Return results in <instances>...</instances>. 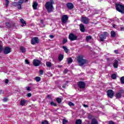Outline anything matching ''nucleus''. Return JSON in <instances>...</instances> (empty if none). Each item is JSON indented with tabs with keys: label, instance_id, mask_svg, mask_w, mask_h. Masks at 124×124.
I'll return each mask as SVG.
<instances>
[{
	"label": "nucleus",
	"instance_id": "obj_19",
	"mask_svg": "<svg viewBox=\"0 0 124 124\" xmlns=\"http://www.w3.org/2000/svg\"><path fill=\"white\" fill-rule=\"evenodd\" d=\"M67 62L68 64H69L70 63H72V62H73V60H72L71 57H70L67 59Z\"/></svg>",
	"mask_w": 124,
	"mask_h": 124
},
{
	"label": "nucleus",
	"instance_id": "obj_15",
	"mask_svg": "<svg viewBox=\"0 0 124 124\" xmlns=\"http://www.w3.org/2000/svg\"><path fill=\"white\" fill-rule=\"evenodd\" d=\"M79 29L81 32H85V25L82 24H79Z\"/></svg>",
	"mask_w": 124,
	"mask_h": 124
},
{
	"label": "nucleus",
	"instance_id": "obj_21",
	"mask_svg": "<svg viewBox=\"0 0 124 124\" xmlns=\"http://www.w3.org/2000/svg\"><path fill=\"white\" fill-rule=\"evenodd\" d=\"M26 102H27V101H26L24 99H22L20 101V105L21 106H24V105H25V104H26Z\"/></svg>",
	"mask_w": 124,
	"mask_h": 124
},
{
	"label": "nucleus",
	"instance_id": "obj_34",
	"mask_svg": "<svg viewBox=\"0 0 124 124\" xmlns=\"http://www.w3.org/2000/svg\"><path fill=\"white\" fill-rule=\"evenodd\" d=\"M5 0L6 7H8V5H9V3H10L9 0Z\"/></svg>",
	"mask_w": 124,
	"mask_h": 124
},
{
	"label": "nucleus",
	"instance_id": "obj_31",
	"mask_svg": "<svg viewBox=\"0 0 124 124\" xmlns=\"http://www.w3.org/2000/svg\"><path fill=\"white\" fill-rule=\"evenodd\" d=\"M62 48L65 53H68V49L67 48V47H66V46H63Z\"/></svg>",
	"mask_w": 124,
	"mask_h": 124
},
{
	"label": "nucleus",
	"instance_id": "obj_52",
	"mask_svg": "<svg viewBox=\"0 0 124 124\" xmlns=\"http://www.w3.org/2000/svg\"><path fill=\"white\" fill-rule=\"evenodd\" d=\"M109 124H115V122H114L113 121H110L109 122Z\"/></svg>",
	"mask_w": 124,
	"mask_h": 124
},
{
	"label": "nucleus",
	"instance_id": "obj_22",
	"mask_svg": "<svg viewBox=\"0 0 124 124\" xmlns=\"http://www.w3.org/2000/svg\"><path fill=\"white\" fill-rule=\"evenodd\" d=\"M91 124H98V122L95 119H93L92 120Z\"/></svg>",
	"mask_w": 124,
	"mask_h": 124
},
{
	"label": "nucleus",
	"instance_id": "obj_47",
	"mask_svg": "<svg viewBox=\"0 0 124 124\" xmlns=\"http://www.w3.org/2000/svg\"><path fill=\"white\" fill-rule=\"evenodd\" d=\"M88 119L89 120H92V119H93V116H92V115H89Z\"/></svg>",
	"mask_w": 124,
	"mask_h": 124
},
{
	"label": "nucleus",
	"instance_id": "obj_49",
	"mask_svg": "<svg viewBox=\"0 0 124 124\" xmlns=\"http://www.w3.org/2000/svg\"><path fill=\"white\" fill-rule=\"evenodd\" d=\"M24 2V0H19L18 1V3H23Z\"/></svg>",
	"mask_w": 124,
	"mask_h": 124
},
{
	"label": "nucleus",
	"instance_id": "obj_48",
	"mask_svg": "<svg viewBox=\"0 0 124 124\" xmlns=\"http://www.w3.org/2000/svg\"><path fill=\"white\" fill-rule=\"evenodd\" d=\"M119 93H120L121 94L122 93H124V90L123 89L120 90Z\"/></svg>",
	"mask_w": 124,
	"mask_h": 124
},
{
	"label": "nucleus",
	"instance_id": "obj_18",
	"mask_svg": "<svg viewBox=\"0 0 124 124\" xmlns=\"http://www.w3.org/2000/svg\"><path fill=\"white\" fill-rule=\"evenodd\" d=\"M110 35L111 37H112V38H115V37H116V32H115V31H111Z\"/></svg>",
	"mask_w": 124,
	"mask_h": 124
},
{
	"label": "nucleus",
	"instance_id": "obj_14",
	"mask_svg": "<svg viewBox=\"0 0 124 124\" xmlns=\"http://www.w3.org/2000/svg\"><path fill=\"white\" fill-rule=\"evenodd\" d=\"M32 6L34 10H36L37 9V6H38V3L36 1H33Z\"/></svg>",
	"mask_w": 124,
	"mask_h": 124
},
{
	"label": "nucleus",
	"instance_id": "obj_1",
	"mask_svg": "<svg viewBox=\"0 0 124 124\" xmlns=\"http://www.w3.org/2000/svg\"><path fill=\"white\" fill-rule=\"evenodd\" d=\"M53 4H55V1H54V0H50V1H47L46 3L45 6L48 13L53 12V10L55 9Z\"/></svg>",
	"mask_w": 124,
	"mask_h": 124
},
{
	"label": "nucleus",
	"instance_id": "obj_64",
	"mask_svg": "<svg viewBox=\"0 0 124 124\" xmlns=\"http://www.w3.org/2000/svg\"><path fill=\"white\" fill-rule=\"evenodd\" d=\"M91 124V123H88V124Z\"/></svg>",
	"mask_w": 124,
	"mask_h": 124
},
{
	"label": "nucleus",
	"instance_id": "obj_39",
	"mask_svg": "<svg viewBox=\"0 0 124 124\" xmlns=\"http://www.w3.org/2000/svg\"><path fill=\"white\" fill-rule=\"evenodd\" d=\"M68 105L69 106H75V104H74V103H72V102H69L68 103Z\"/></svg>",
	"mask_w": 124,
	"mask_h": 124
},
{
	"label": "nucleus",
	"instance_id": "obj_7",
	"mask_svg": "<svg viewBox=\"0 0 124 124\" xmlns=\"http://www.w3.org/2000/svg\"><path fill=\"white\" fill-rule=\"evenodd\" d=\"M78 86L79 89H85L86 83L84 81H80L78 82Z\"/></svg>",
	"mask_w": 124,
	"mask_h": 124
},
{
	"label": "nucleus",
	"instance_id": "obj_51",
	"mask_svg": "<svg viewBox=\"0 0 124 124\" xmlns=\"http://www.w3.org/2000/svg\"><path fill=\"white\" fill-rule=\"evenodd\" d=\"M47 97L49 99H52V96H51V95H47Z\"/></svg>",
	"mask_w": 124,
	"mask_h": 124
},
{
	"label": "nucleus",
	"instance_id": "obj_53",
	"mask_svg": "<svg viewBox=\"0 0 124 124\" xmlns=\"http://www.w3.org/2000/svg\"><path fill=\"white\" fill-rule=\"evenodd\" d=\"M9 82V80H8V79H5V84H8Z\"/></svg>",
	"mask_w": 124,
	"mask_h": 124
},
{
	"label": "nucleus",
	"instance_id": "obj_23",
	"mask_svg": "<svg viewBox=\"0 0 124 124\" xmlns=\"http://www.w3.org/2000/svg\"><path fill=\"white\" fill-rule=\"evenodd\" d=\"M20 50L21 52L26 53V48H25L23 46H20Z\"/></svg>",
	"mask_w": 124,
	"mask_h": 124
},
{
	"label": "nucleus",
	"instance_id": "obj_56",
	"mask_svg": "<svg viewBox=\"0 0 124 124\" xmlns=\"http://www.w3.org/2000/svg\"><path fill=\"white\" fill-rule=\"evenodd\" d=\"M83 107H84L85 108H88V107H89V106H88V105H83Z\"/></svg>",
	"mask_w": 124,
	"mask_h": 124
},
{
	"label": "nucleus",
	"instance_id": "obj_63",
	"mask_svg": "<svg viewBox=\"0 0 124 124\" xmlns=\"http://www.w3.org/2000/svg\"><path fill=\"white\" fill-rule=\"evenodd\" d=\"M27 1H29V0H25V2H27Z\"/></svg>",
	"mask_w": 124,
	"mask_h": 124
},
{
	"label": "nucleus",
	"instance_id": "obj_6",
	"mask_svg": "<svg viewBox=\"0 0 124 124\" xmlns=\"http://www.w3.org/2000/svg\"><path fill=\"white\" fill-rule=\"evenodd\" d=\"M40 41L39 40V39H38V37H34L31 39L32 45H35V44H38L39 43H40Z\"/></svg>",
	"mask_w": 124,
	"mask_h": 124
},
{
	"label": "nucleus",
	"instance_id": "obj_28",
	"mask_svg": "<svg viewBox=\"0 0 124 124\" xmlns=\"http://www.w3.org/2000/svg\"><path fill=\"white\" fill-rule=\"evenodd\" d=\"M22 3H18L16 5V6H17V8L19 10L22 9Z\"/></svg>",
	"mask_w": 124,
	"mask_h": 124
},
{
	"label": "nucleus",
	"instance_id": "obj_24",
	"mask_svg": "<svg viewBox=\"0 0 124 124\" xmlns=\"http://www.w3.org/2000/svg\"><path fill=\"white\" fill-rule=\"evenodd\" d=\"M111 78L113 80H116V79L117 78V75L116 74H111Z\"/></svg>",
	"mask_w": 124,
	"mask_h": 124
},
{
	"label": "nucleus",
	"instance_id": "obj_60",
	"mask_svg": "<svg viewBox=\"0 0 124 124\" xmlns=\"http://www.w3.org/2000/svg\"><path fill=\"white\" fill-rule=\"evenodd\" d=\"M40 22H41V24H43V23H44V21H43V20H42V19H41V20H40Z\"/></svg>",
	"mask_w": 124,
	"mask_h": 124
},
{
	"label": "nucleus",
	"instance_id": "obj_45",
	"mask_svg": "<svg viewBox=\"0 0 124 124\" xmlns=\"http://www.w3.org/2000/svg\"><path fill=\"white\" fill-rule=\"evenodd\" d=\"M18 4V3L16 2H13V6H17V4Z\"/></svg>",
	"mask_w": 124,
	"mask_h": 124
},
{
	"label": "nucleus",
	"instance_id": "obj_37",
	"mask_svg": "<svg viewBox=\"0 0 124 124\" xmlns=\"http://www.w3.org/2000/svg\"><path fill=\"white\" fill-rule=\"evenodd\" d=\"M66 42H67V38H64L63 39L62 44H65V43H66Z\"/></svg>",
	"mask_w": 124,
	"mask_h": 124
},
{
	"label": "nucleus",
	"instance_id": "obj_5",
	"mask_svg": "<svg viewBox=\"0 0 124 124\" xmlns=\"http://www.w3.org/2000/svg\"><path fill=\"white\" fill-rule=\"evenodd\" d=\"M68 38L70 41H74L77 40L78 37L73 33H71L69 34Z\"/></svg>",
	"mask_w": 124,
	"mask_h": 124
},
{
	"label": "nucleus",
	"instance_id": "obj_17",
	"mask_svg": "<svg viewBox=\"0 0 124 124\" xmlns=\"http://www.w3.org/2000/svg\"><path fill=\"white\" fill-rule=\"evenodd\" d=\"M20 23L22 24V27H25L27 25V23H26V21L24 20V19L21 18L20 20Z\"/></svg>",
	"mask_w": 124,
	"mask_h": 124
},
{
	"label": "nucleus",
	"instance_id": "obj_59",
	"mask_svg": "<svg viewBox=\"0 0 124 124\" xmlns=\"http://www.w3.org/2000/svg\"><path fill=\"white\" fill-rule=\"evenodd\" d=\"M112 27L114 29H116V27H117V25L116 24H113Z\"/></svg>",
	"mask_w": 124,
	"mask_h": 124
},
{
	"label": "nucleus",
	"instance_id": "obj_46",
	"mask_svg": "<svg viewBox=\"0 0 124 124\" xmlns=\"http://www.w3.org/2000/svg\"><path fill=\"white\" fill-rule=\"evenodd\" d=\"M25 63H26V64H30V62H29L28 59L25 60Z\"/></svg>",
	"mask_w": 124,
	"mask_h": 124
},
{
	"label": "nucleus",
	"instance_id": "obj_44",
	"mask_svg": "<svg viewBox=\"0 0 124 124\" xmlns=\"http://www.w3.org/2000/svg\"><path fill=\"white\" fill-rule=\"evenodd\" d=\"M44 72V71H43V70H40V75H43Z\"/></svg>",
	"mask_w": 124,
	"mask_h": 124
},
{
	"label": "nucleus",
	"instance_id": "obj_9",
	"mask_svg": "<svg viewBox=\"0 0 124 124\" xmlns=\"http://www.w3.org/2000/svg\"><path fill=\"white\" fill-rule=\"evenodd\" d=\"M61 21L63 24L67 23V21H68V16L66 15H63L61 18Z\"/></svg>",
	"mask_w": 124,
	"mask_h": 124
},
{
	"label": "nucleus",
	"instance_id": "obj_61",
	"mask_svg": "<svg viewBox=\"0 0 124 124\" xmlns=\"http://www.w3.org/2000/svg\"><path fill=\"white\" fill-rule=\"evenodd\" d=\"M121 31H124V28L121 27Z\"/></svg>",
	"mask_w": 124,
	"mask_h": 124
},
{
	"label": "nucleus",
	"instance_id": "obj_20",
	"mask_svg": "<svg viewBox=\"0 0 124 124\" xmlns=\"http://www.w3.org/2000/svg\"><path fill=\"white\" fill-rule=\"evenodd\" d=\"M62 60H63V55L60 54L58 57V61L62 62Z\"/></svg>",
	"mask_w": 124,
	"mask_h": 124
},
{
	"label": "nucleus",
	"instance_id": "obj_27",
	"mask_svg": "<svg viewBox=\"0 0 124 124\" xmlns=\"http://www.w3.org/2000/svg\"><path fill=\"white\" fill-rule=\"evenodd\" d=\"M46 64L47 67H51L52 66V63L49 62H46Z\"/></svg>",
	"mask_w": 124,
	"mask_h": 124
},
{
	"label": "nucleus",
	"instance_id": "obj_58",
	"mask_svg": "<svg viewBox=\"0 0 124 124\" xmlns=\"http://www.w3.org/2000/svg\"><path fill=\"white\" fill-rule=\"evenodd\" d=\"M114 53L115 54H119V51H118V50H114Z\"/></svg>",
	"mask_w": 124,
	"mask_h": 124
},
{
	"label": "nucleus",
	"instance_id": "obj_43",
	"mask_svg": "<svg viewBox=\"0 0 124 124\" xmlns=\"http://www.w3.org/2000/svg\"><path fill=\"white\" fill-rule=\"evenodd\" d=\"M67 72H68V70L67 69H65L64 70L63 73H64V74H66Z\"/></svg>",
	"mask_w": 124,
	"mask_h": 124
},
{
	"label": "nucleus",
	"instance_id": "obj_40",
	"mask_svg": "<svg viewBox=\"0 0 124 124\" xmlns=\"http://www.w3.org/2000/svg\"><path fill=\"white\" fill-rule=\"evenodd\" d=\"M3 51V46L2 45H0V53H1Z\"/></svg>",
	"mask_w": 124,
	"mask_h": 124
},
{
	"label": "nucleus",
	"instance_id": "obj_55",
	"mask_svg": "<svg viewBox=\"0 0 124 124\" xmlns=\"http://www.w3.org/2000/svg\"><path fill=\"white\" fill-rule=\"evenodd\" d=\"M49 37L51 38V39H53L54 38V36L53 35H49Z\"/></svg>",
	"mask_w": 124,
	"mask_h": 124
},
{
	"label": "nucleus",
	"instance_id": "obj_41",
	"mask_svg": "<svg viewBox=\"0 0 124 124\" xmlns=\"http://www.w3.org/2000/svg\"><path fill=\"white\" fill-rule=\"evenodd\" d=\"M8 99L7 98V97H4V98L3 99V101H4V102H6L8 101Z\"/></svg>",
	"mask_w": 124,
	"mask_h": 124
},
{
	"label": "nucleus",
	"instance_id": "obj_8",
	"mask_svg": "<svg viewBox=\"0 0 124 124\" xmlns=\"http://www.w3.org/2000/svg\"><path fill=\"white\" fill-rule=\"evenodd\" d=\"M114 94L115 93L114 91L111 89H109L107 91V95L109 98H113Z\"/></svg>",
	"mask_w": 124,
	"mask_h": 124
},
{
	"label": "nucleus",
	"instance_id": "obj_2",
	"mask_svg": "<svg viewBox=\"0 0 124 124\" xmlns=\"http://www.w3.org/2000/svg\"><path fill=\"white\" fill-rule=\"evenodd\" d=\"M78 62L79 66H82L84 64H86L88 62V61L86 59H84L82 56L79 55L78 57Z\"/></svg>",
	"mask_w": 124,
	"mask_h": 124
},
{
	"label": "nucleus",
	"instance_id": "obj_33",
	"mask_svg": "<svg viewBox=\"0 0 124 124\" xmlns=\"http://www.w3.org/2000/svg\"><path fill=\"white\" fill-rule=\"evenodd\" d=\"M62 124H67L68 123V120H66L65 119H63L62 120Z\"/></svg>",
	"mask_w": 124,
	"mask_h": 124
},
{
	"label": "nucleus",
	"instance_id": "obj_30",
	"mask_svg": "<svg viewBox=\"0 0 124 124\" xmlns=\"http://www.w3.org/2000/svg\"><path fill=\"white\" fill-rule=\"evenodd\" d=\"M76 124H82V120L81 119H77L76 121Z\"/></svg>",
	"mask_w": 124,
	"mask_h": 124
},
{
	"label": "nucleus",
	"instance_id": "obj_4",
	"mask_svg": "<svg viewBox=\"0 0 124 124\" xmlns=\"http://www.w3.org/2000/svg\"><path fill=\"white\" fill-rule=\"evenodd\" d=\"M109 33H108L107 31L103 32V34H102L99 36L100 41H101L102 42H104V39H106Z\"/></svg>",
	"mask_w": 124,
	"mask_h": 124
},
{
	"label": "nucleus",
	"instance_id": "obj_11",
	"mask_svg": "<svg viewBox=\"0 0 124 124\" xmlns=\"http://www.w3.org/2000/svg\"><path fill=\"white\" fill-rule=\"evenodd\" d=\"M33 64L34 66H39L40 64H42L41 61L37 59H34L33 61Z\"/></svg>",
	"mask_w": 124,
	"mask_h": 124
},
{
	"label": "nucleus",
	"instance_id": "obj_57",
	"mask_svg": "<svg viewBox=\"0 0 124 124\" xmlns=\"http://www.w3.org/2000/svg\"><path fill=\"white\" fill-rule=\"evenodd\" d=\"M27 91H31V87H27Z\"/></svg>",
	"mask_w": 124,
	"mask_h": 124
},
{
	"label": "nucleus",
	"instance_id": "obj_12",
	"mask_svg": "<svg viewBox=\"0 0 124 124\" xmlns=\"http://www.w3.org/2000/svg\"><path fill=\"white\" fill-rule=\"evenodd\" d=\"M81 22L85 25L89 24V20L87 17H82L81 18Z\"/></svg>",
	"mask_w": 124,
	"mask_h": 124
},
{
	"label": "nucleus",
	"instance_id": "obj_62",
	"mask_svg": "<svg viewBox=\"0 0 124 124\" xmlns=\"http://www.w3.org/2000/svg\"><path fill=\"white\" fill-rule=\"evenodd\" d=\"M62 88H63V89H65V86L63 85V86H62Z\"/></svg>",
	"mask_w": 124,
	"mask_h": 124
},
{
	"label": "nucleus",
	"instance_id": "obj_36",
	"mask_svg": "<svg viewBox=\"0 0 124 124\" xmlns=\"http://www.w3.org/2000/svg\"><path fill=\"white\" fill-rule=\"evenodd\" d=\"M56 101L58 103H62V99L61 98H56Z\"/></svg>",
	"mask_w": 124,
	"mask_h": 124
},
{
	"label": "nucleus",
	"instance_id": "obj_29",
	"mask_svg": "<svg viewBox=\"0 0 124 124\" xmlns=\"http://www.w3.org/2000/svg\"><path fill=\"white\" fill-rule=\"evenodd\" d=\"M91 39H92V36L89 35V36H86V40L87 42H89V41H90Z\"/></svg>",
	"mask_w": 124,
	"mask_h": 124
},
{
	"label": "nucleus",
	"instance_id": "obj_13",
	"mask_svg": "<svg viewBox=\"0 0 124 124\" xmlns=\"http://www.w3.org/2000/svg\"><path fill=\"white\" fill-rule=\"evenodd\" d=\"M67 8L69 10H72L74 8V5L71 2H68L66 4Z\"/></svg>",
	"mask_w": 124,
	"mask_h": 124
},
{
	"label": "nucleus",
	"instance_id": "obj_10",
	"mask_svg": "<svg viewBox=\"0 0 124 124\" xmlns=\"http://www.w3.org/2000/svg\"><path fill=\"white\" fill-rule=\"evenodd\" d=\"M3 52L4 55H7L11 52V48L9 46H6L4 48H3Z\"/></svg>",
	"mask_w": 124,
	"mask_h": 124
},
{
	"label": "nucleus",
	"instance_id": "obj_50",
	"mask_svg": "<svg viewBox=\"0 0 124 124\" xmlns=\"http://www.w3.org/2000/svg\"><path fill=\"white\" fill-rule=\"evenodd\" d=\"M3 93H4V92H3L2 90H0V95L3 94Z\"/></svg>",
	"mask_w": 124,
	"mask_h": 124
},
{
	"label": "nucleus",
	"instance_id": "obj_25",
	"mask_svg": "<svg viewBox=\"0 0 124 124\" xmlns=\"http://www.w3.org/2000/svg\"><path fill=\"white\" fill-rule=\"evenodd\" d=\"M116 98H121L122 97V94L120 93H118L116 94L115 95Z\"/></svg>",
	"mask_w": 124,
	"mask_h": 124
},
{
	"label": "nucleus",
	"instance_id": "obj_35",
	"mask_svg": "<svg viewBox=\"0 0 124 124\" xmlns=\"http://www.w3.org/2000/svg\"><path fill=\"white\" fill-rule=\"evenodd\" d=\"M41 79V78H40L39 77H36L35 78V80L36 81V82H40Z\"/></svg>",
	"mask_w": 124,
	"mask_h": 124
},
{
	"label": "nucleus",
	"instance_id": "obj_54",
	"mask_svg": "<svg viewBox=\"0 0 124 124\" xmlns=\"http://www.w3.org/2000/svg\"><path fill=\"white\" fill-rule=\"evenodd\" d=\"M27 96L28 97H31V93H27Z\"/></svg>",
	"mask_w": 124,
	"mask_h": 124
},
{
	"label": "nucleus",
	"instance_id": "obj_32",
	"mask_svg": "<svg viewBox=\"0 0 124 124\" xmlns=\"http://www.w3.org/2000/svg\"><path fill=\"white\" fill-rule=\"evenodd\" d=\"M50 105L51 106H54V107H57V106H58V105H57L56 103H55L53 101H51L50 102Z\"/></svg>",
	"mask_w": 124,
	"mask_h": 124
},
{
	"label": "nucleus",
	"instance_id": "obj_26",
	"mask_svg": "<svg viewBox=\"0 0 124 124\" xmlns=\"http://www.w3.org/2000/svg\"><path fill=\"white\" fill-rule=\"evenodd\" d=\"M6 26L7 27V29H11V25L9 22H5Z\"/></svg>",
	"mask_w": 124,
	"mask_h": 124
},
{
	"label": "nucleus",
	"instance_id": "obj_3",
	"mask_svg": "<svg viewBox=\"0 0 124 124\" xmlns=\"http://www.w3.org/2000/svg\"><path fill=\"white\" fill-rule=\"evenodd\" d=\"M115 8L117 11L122 13V14H124V5L121 4L120 3H116L115 4Z\"/></svg>",
	"mask_w": 124,
	"mask_h": 124
},
{
	"label": "nucleus",
	"instance_id": "obj_38",
	"mask_svg": "<svg viewBox=\"0 0 124 124\" xmlns=\"http://www.w3.org/2000/svg\"><path fill=\"white\" fill-rule=\"evenodd\" d=\"M120 81L121 82V84H124V77L121 78Z\"/></svg>",
	"mask_w": 124,
	"mask_h": 124
},
{
	"label": "nucleus",
	"instance_id": "obj_16",
	"mask_svg": "<svg viewBox=\"0 0 124 124\" xmlns=\"http://www.w3.org/2000/svg\"><path fill=\"white\" fill-rule=\"evenodd\" d=\"M119 66V61L118 60H115V62L113 63V67L114 68H118Z\"/></svg>",
	"mask_w": 124,
	"mask_h": 124
},
{
	"label": "nucleus",
	"instance_id": "obj_42",
	"mask_svg": "<svg viewBox=\"0 0 124 124\" xmlns=\"http://www.w3.org/2000/svg\"><path fill=\"white\" fill-rule=\"evenodd\" d=\"M42 124H49V123H48V121H44L42 122Z\"/></svg>",
	"mask_w": 124,
	"mask_h": 124
}]
</instances>
